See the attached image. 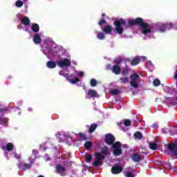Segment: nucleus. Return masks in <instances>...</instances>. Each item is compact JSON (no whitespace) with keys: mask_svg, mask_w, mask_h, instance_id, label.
<instances>
[{"mask_svg":"<svg viewBox=\"0 0 177 177\" xmlns=\"http://www.w3.org/2000/svg\"><path fill=\"white\" fill-rule=\"evenodd\" d=\"M85 157H86V162H89L92 160V155L86 154V155H85Z\"/></svg>","mask_w":177,"mask_h":177,"instance_id":"nucleus-33","label":"nucleus"},{"mask_svg":"<svg viewBox=\"0 0 177 177\" xmlns=\"http://www.w3.org/2000/svg\"><path fill=\"white\" fill-rule=\"evenodd\" d=\"M13 156H14V157H15V158H20V157H21V153H17L16 151H15L13 153Z\"/></svg>","mask_w":177,"mask_h":177,"instance_id":"nucleus-35","label":"nucleus"},{"mask_svg":"<svg viewBox=\"0 0 177 177\" xmlns=\"http://www.w3.org/2000/svg\"><path fill=\"white\" fill-rule=\"evenodd\" d=\"M127 73H128V68H124L123 69V72H122L123 75H125V74H127Z\"/></svg>","mask_w":177,"mask_h":177,"instance_id":"nucleus-41","label":"nucleus"},{"mask_svg":"<svg viewBox=\"0 0 177 177\" xmlns=\"http://www.w3.org/2000/svg\"><path fill=\"white\" fill-rule=\"evenodd\" d=\"M13 147H14L13 144L10 142V143L7 144L6 149L8 150V151H10L13 150Z\"/></svg>","mask_w":177,"mask_h":177,"instance_id":"nucleus-29","label":"nucleus"},{"mask_svg":"<svg viewBox=\"0 0 177 177\" xmlns=\"http://www.w3.org/2000/svg\"><path fill=\"white\" fill-rule=\"evenodd\" d=\"M168 149L171 151V153L176 157L177 158V145L171 143L168 145Z\"/></svg>","mask_w":177,"mask_h":177,"instance_id":"nucleus-9","label":"nucleus"},{"mask_svg":"<svg viewBox=\"0 0 177 177\" xmlns=\"http://www.w3.org/2000/svg\"><path fill=\"white\" fill-rule=\"evenodd\" d=\"M32 154H33L34 156H35L36 154H38V151H37V150H33V151H32Z\"/></svg>","mask_w":177,"mask_h":177,"instance_id":"nucleus-44","label":"nucleus"},{"mask_svg":"<svg viewBox=\"0 0 177 177\" xmlns=\"http://www.w3.org/2000/svg\"><path fill=\"white\" fill-rule=\"evenodd\" d=\"M19 168L24 171L25 169H30V168H31V165L28 163H24V165H20Z\"/></svg>","mask_w":177,"mask_h":177,"instance_id":"nucleus-15","label":"nucleus"},{"mask_svg":"<svg viewBox=\"0 0 177 177\" xmlns=\"http://www.w3.org/2000/svg\"><path fill=\"white\" fill-rule=\"evenodd\" d=\"M111 172L114 175L120 174V172H122V167H121V166H120V165H114L111 168Z\"/></svg>","mask_w":177,"mask_h":177,"instance_id":"nucleus-10","label":"nucleus"},{"mask_svg":"<svg viewBox=\"0 0 177 177\" xmlns=\"http://www.w3.org/2000/svg\"><path fill=\"white\" fill-rule=\"evenodd\" d=\"M15 5H16L17 8H21V6H23V1L18 0L15 3Z\"/></svg>","mask_w":177,"mask_h":177,"instance_id":"nucleus-32","label":"nucleus"},{"mask_svg":"<svg viewBox=\"0 0 177 177\" xmlns=\"http://www.w3.org/2000/svg\"><path fill=\"white\" fill-rule=\"evenodd\" d=\"M28 110H29V111H31V109L29 108Z\"/></svg>","mask_w":177,"mask_h":177,"instance_id":"nucleus-49","label":"nucleus"},{"mask_svg":"<svg viewBox=\"0 0 177 177\" xmlns=\"http://www.w3.org/2000/svg\"><path fill=\"white\" fill-rule=\"evenodd\" d=\"M79 136L80 138H82V140H85L86 139V136H85V134L82 133H79Z\"/></svg>","mask_w":177,"mask_h":177,"instance_id":"nucleus-34","label":"nucleus"},{"mask_svg":"<svg viewBox=\"0 0 177 177\" xmlns=\"http://www.w3.org/2000/svg\"><path fill=\"white\" fill-rule=\"evenodd\" d=\"M131 86H133V88H138V86H139V84H138V83L139 82V75L137 74H133L131 76Z\"/></svg>","mask_w":177,"mask_h":177,"instance_id":"nucleus-8","label":"nucleus"},{"mask_svg":"<svg viewBox=\"0 0 177 177\" xmlns=\"http://www.w3.org/2000/svg\"><path fill=\"white\" fill-rule=\"evenodd\" d=\"M170 103L173 106H177V96H175L174 97L171 98Z\"/></svg>","mask_w":177,"mask_h":177,"instance_id":"nucleus-23","label":"nucleus"},{"mask_svg":"<svg viewBox=\"0 0 177 177\" xmlns=\"http://www.w3.org/2000/svg\"><path fill=\"white\" fill-rule=\"evenodd\" d=\"M147 64H148V66H153V64L151 63V61L147 62Z\"/></svg>","mask_w":177,"mask_h":177,"instance_id":"nucleus-45","label":"nucleus"},{"mask_svg":"<svg viewBox=\"0 0 177 177\" xmlns=\"http://www.w3.org/2000/svg\"><path fill=\"white\" fill-rule=\"evenodd\" d=\"M97 38H98V39H104V33L102 32H98Z\"/></svg>","mask_w":177,"mask_h":177,"instance_id":"nucleus-30","label":"nucleus"},{"mask_svg":"<svg viewBox=\"0 0 177 177\" xmlns=\"http://www.w3.org/2000/svg\"><path fill=\"white\" fill-rule=\"evenodd\" d=\"M114 24L115 26V30L118 32V34H122L124 32V26H125V21L124 19H120L118 21H115L114 22Z\"/></svg>","mask_w":177,"mask_h":177,"instance_id":"nucleus-6","label":"nucleus"},{"mask_svg":"<svg viewBox=\"0 0 177 177\" xmlns=\"http://www.w3.org/2000/svg\"><path fill=\"white\" fill-rule=\"evenodd\" d=\"M57 64V66H59V67H68V66L71 64V62H70V59L67 58L60 59L57 62L49 61L47 62V67H56Z\"/></svg>","mask_w":177,"mask_h":177,"instance_id":"nucleus-5","label":"nucleus"},{"mask_svg":"<svg viewBox=\"0 0 177 177\" xmlns=\"http://www.w3.org/2000/svg\"><path fill=\"white\" fill-rule=\"evenodd\" d=\"M0 124L1 125H8V119L6 118H1L0 119Z\"/></svg>","mask_w":177,"mask_h":177,"instance_id":"nucleus-24","label":"nucleus"},{"mask_svg":"<svg viewBox=\"0 0 177 177\" xmlns=\"http://www.w3.org/2000/svg\"><path fill=\"white\" fill-rule=\"evenodd\" d=\"M59 75H63V77H65L70 84H73L74 85L77 84V82H80V81H81L80 77L82 78V77H84V72H78L75 71L74 68L64 67L59 72Z\"/></svg>","mask_w":177,"mask_h":177,"instance_id":"nucleus-1","label":"nucleus"},{"mask_svg":"<svg viewBox=\"0 0 177 177\" xmlns=\"http://www.w3.org/2000/svg\"><path fill=\"white\" fill-rule=\"evenodd\" d=\"M140 60H146V57H136L132 61H131V66H136L137 64H139V62Z\"/></svg>","mask_w":177,"mask_h":177,"instance_id":"nucleus-11","label":"nucleus"},{"mask_svg":"<svg viewBox=\"0 0 177 177\" xmlns=\"http://www.w3.org/2000/svg\"><path fill=\"white\" fill-rule=\"evenodd\" d=\"M174 78H176V80H177V68L176 69V71L174 72Z\"/></svg>","mask_w":177,"mask_h":177,"instance_id":"nucleus-43","label":"nucleus"},{"mask_svg":"<svg viewBox=\"0 0 177 177\" xmlns=\"http://www.w3.org/2000/svg\"><path fill=\"white\" fill-rule=\"evenodd\" d=\"M112 30H113V28H111V26H107L102 29L104 32H106V34H111Z\"/></svg>","mask_w":177,"mask_h":177,"instance_id":"nucleus-18","label":"nucleus"},{"mask_svg":"<svg viewBox=\"0 0 177 177\" xmlns=\"http://www.w3.org/2000/svg\"><path fill=\"white\" fill-rule=\"evenodd\" d=\"M120 127H124V125H125V127H129V125H131V120H125L124 123L120 122Z\"/></svg>","mask_w":177,"mask_h":177,"instance_id":"nucleus-21","label":"nucleus"},{"mask_svg":"<svg viewBox=\"0 0 177 177\" xmlns=\"http://www.w3.org/2000/svg\"><path fill=\"white\" fill-rule=\"evenodd\" d=\"M33 42L35 44H41V36L36 34L33 37Z\"/></svg>","mask_w":177,"mask_h":177,"instance_id":"nucleus-17","label":"nucleus"},{"mask_svg":"<svg viewBox=\"0 0 177 177\" xmlns=\"http://www.w3.org/2000/svg\"><path fill=\"white\" fill-rule=\"evenodd\" d=\"M172 24H167L166 25H162L160 28H159V31H160V32H164V31H165L167 29V30H170V28H172Z\"/></svg>","mask_w":177,"mask_h":177,"instance_id":"nucleus-13","label":"nucleus"},{"mask_svg":"<svg viewBox=\"0 0 177 177\" xmlns=\"http://www.w3.org/2000/svg\"><path fill=\"white\" fill-rule=\"evenodd\" d=\"M56 170L62 176H64V175H66V168H64V167L58 165H57Z\"/></svg>","mask_w":177,"mask_h":177,"instance_id":"nucleus-12","label":"nucleus"},{"mask_svg":"<svg viewBox=\"0 0 177 177\" xmlns=\"http://www.w3.org/2000/svg\"><path fill=\"white\" fill-rule=\"evenodd\" d=\"M90 85L93 88L96 86V85H97V81H96L95 79H91L90 81Z\"/></svg>","mask_w":177,"mask_h":177,"instance_id":"nucleus-28","label":"nucleus"},{"mask_svg":"<svg viewBox=\"0 0 177 177\" xmlns=\"http://www.w3.org/2000/svg\"><path fill=\"white\" fill-rule=\"evenodd\" d=\"M153 128H158V124H153Z\"/></svg>","mask_w":177,"mask_h":177,"instance_id":"nucleus-46","label":"nucleus"},{"mask_svg":"<svg viewBox=\"0 0 177 177\" xmlns=\"http://www.w3.org/2000/svg\"><path fill=\"white\" fill-rule=\"evenodd\" d=\"M113 67H117V66H113Z\"/></svg>","mask_w":177,"mask_h":177,"instance_id":"nucleus-51","label":"nucleus"},{"mask_svg":"<svg viewBox=\"0 0 177 177\" xmlns=\"http://www.w3.org/2000/svg\"><path fill=\"white\" fill-rule=\"evenodd\" d=\"M97 127V126H96V124H92V125L90 127L89 129H88V132H89L90 133H92L95 132V131Z\"/></svg>","mask_w":177,"mask_h":177,"instance_id":"nucleus-26","label":"nucleus"},{"mask_svg":"<svg viewBox=\"0 0 177 177\" xmlns=\"http://www.w3.org/2000/svg\"><path fill=\"white\" fill-rule=\"evenodd\" d=\"M120 81L121 82H122V84H127V82H128V78L127 77L120 78Z\"/></svg>","mask_w":177,"mask_h":177,"instance_id":"nucleus-36","label":"nucleus"},{"mask_svg":"<svg viewBox=\"0 0 177 177\" xmlns=\"http://www.w3.org/2000/svg\"><path fill=\"white\" fill-rule=\"evenodd\" d=\"M45 160H46V161H49V160H50V158H49L48 156V155H46V156H45Z\"/></svg>","mask_w":177,"mask_h":177,"instance_id":"nucleus-42","label":"nucleus"},{"mask_svg":"<svg viewBox=\"0 0 177 177\" xmlns=\"http://www.w3.org/2000/svg\"><path fill=\"white\" fill-rule=\"evenodd\" d=\"M111 70L114 74H120V73H121V68L120 67H113Z\"/></svg>","mask_w":177,"mask_h":177,"instance_id":"nucleus-19","label":"nucleus"},{"mask_svg":"<svg viewBox=\"0 0 177 177\" xmlns=\"http://www.w3.org/2000/svg\"><path fill=\"white\" fill-rule=\"evenodd\" d=\"M75 66H77V63H75Z\"/></svg>","mask_w":177,"mask_h":177,"instance_id":"nucleus-50","label":"nucleus"},{"mask_svg":"<svg viewBox=\"0 0 177 177\" xmlns=\"http://www.w3.org/2000/svg\"><path fill=\"white\" fill-rule=\"evenodd\" d=\"M115 142V139L114 138V136L110 133H108L105 136V142L109 146H112V149H113V154L114 156H121L122 153V150L121 149V143L120 142Z\"/></svg>","mask_w":177,"mask_h":177,"instance_id":"nucleus-3","label":"nucleus"},{"mask_svg":"<svg viewBox=\"0 0 177 177\" xmlns=\"http://www.w3.org/2000/svg\"><path fill=\"white\" fill-rule=\"evenodd\" d=\"M60 135H61L60 133H57V136H60Z\"/></svg>","mask_w":177,"mask_h":177,"instance_id":"nucleus-47","label":"nucleus"},{"mask_svg":"<svg viewBox=\"0 0 177 177\" xmlns=\"http://www.w3.org/2000/svg\"><path fill=\"white\" fill-rule=\"evenodd\" d=\"M34 160H35V156H30V157L29 158V162H30V163L34 162Z\"/></svg>","mask_w":177,"mask_h":177,"instance_id":"nucleus-39","label":"nucleus"},{"mask_svg":"<svg viewBox=\"0 0 177 177\" xmlns=\"http://www.w3.org/2000/svg\"><path fill=\"white\" fill-rule=\"evenodd\" d=\"M111 93L112 95H118V90L117 89H113L111 91Z\"/></svg>","mask_w":177,"mask_h":177,"instance_id":"nucleus-38","label":"nucleus"},{"mask_svg":"<svg viewBox=\"0 0 177 177\" xmlns=\"http://www.w3.org/2000/svg\"><path fill=\"white\" fill-rule=\"evenodd\" d=\"M132 160L135 162H139V161H140V155H139V153H134L132 156Z\"/></svg>","mask_w":177,"mask_h":177,"instance_id":"nucleus-14","label":"nucleus"},{"mask_svg":"<svg viewBox=\"0 0 177 177\" xmlns=\"http://www.w3.org/2000/svg\"><path fill=\"white\" fill-rule=\"evenodd\" d=\"M93 97H99L97 91L93 89H89L86 91V99H92Z\"/></svg>","mask_w":177,"mask_h":177,"instance_id":"nucleus-7","label":"nucleus"},{"mask_svg":"<svg viewBox=\"0 0 177 177\" xmlns=\"http://www.w3.org/2000/svg\"><path fill=\"white\" fill-rule=\"evenodd\" d=\"M142 133L137 131L136 133H134V138H136V139H138L140 140L142 138Z\"/></svg>","mask_w":177,"mask_h":177,"instance_id":"nucleus-27","label":"nucleus"},{"mask_svg":"<svg viewBox=\"0 0 177 177\" xmlns=\"http://www.w3.org/2000/svg\"><path fill=\"white\" fill-rule=\"evenodd\" d=\"M135 24H138V26H140L142 34L145 35V37H150V35H153V30H151V26H150L147 24H145L143 22V19L141 18H137L136 19H129V26H135Z\"/></svg>","mask_w":177,"mask_h":177,"instance_id":"nucleus-2","label":"nucleus"},{"mask_svg":"<svg viewBox=\"0 0 177 177\" xmlns=\"http://www.w3.org/2000/svg\"><path fill=\"white\" fill-rule=\"evenodd\" d=\"M104 24H106V21L104 20H101L99 21V26H100V27H102V26H103Z\"/></svg>","mask_w":177,"mask_h":177,"instance_id":"nucleus-40","label":"nucleus"},{"mask_svg":"<svg viewBox=\"0 0 177 177\" xmlns=\"http://www.w3.org/2000/svg\"><path fill=\"white\" fill-rule=\"evenodd\" d=\"M21 22L22 23V24H24V26H28L30 24V19L28 18H27V17H24L21 20Z\"/></svg>","mask_w":177,"mask_h":177,"instance_id":"nucleus-16","label":"nucleus"},{"mask_svg":"<svg viewBox=\"0 0 177 177\" xmlns=\"http://www.w3.org/2000/svg\"><path fill=\"white\" fill-rule=\"evenodd\" d=\"M153 84L154 86H158L161 84V82H160V80L156 79L153 80Z\"/></svg>","mask_w":177,"mask_h":177,"instance_id":"nucleus-31","label":"nucleus"},{"mask_svg":"<svg viewBox=\"0 0 177 177\" xmlns=\"http://www.w3.org/2000/svg\"><path fill=\"white\" fill-rule=\"evenodd\" d=\"M101 151L100 152H95V160L93 162V165L94 167H99L100 165H102V164H103V160H104V158H106V154H108L109 153V147L104 146L102 148H101Z\"/></svg>","mask_w":177,"mask_h":177,"instance_id":"nucleus-4","label":"nucleus"},{"mask_svg":"<svg viewBox=\"0 0 177 177\" xmlns=\"http://www.w3.org/2000/svg\"><path fill=\"white\" fill-rule=\"evenodd\" d=\"M126 177H135V175L132 174V172H128L127 174H125Z\"/></svg>","mask_w":177,"mask_h":177,"instance_id":"nucleus-37","label":"nucleus"},{"mask_svg":"<svg viewBox=\"0 0 177 177\" xmlns=\"http://www.w3.org/2000/svg\"><path fill=\"white\" fill-rule=\"evenodd\" d=\"M32 30L35 32H38V31H39V26H38V24H34L32 26Z\"/></svg>","mask_w":177,"mask_h":177,"instance_id":"nucleus-22","label":"nucleus"},{"mask_svg":"<svg viewBox=\"0 0 177 177\" xmlns=\"http://www.w3.org/2000/svg\"><path fill=\"white\" fill-rule=\"evenodd\" d=\"M92 146H93V143H92L91 141H87L84 144V147L86 149V150H89Z\"/></svg>","mask_w":177,"mask_h":177,"instance_id":"nucleus-20","label":"nucleus"},{"mask_svg":"<svg viewBox=\"0 0 177 177\" xmlns=\"http://www.w3.org/2000/svg\"><path fill=\"white\" fill-rule=\"evenodd\" d=\"M102 17H104V14H102Z\"/></svg>","mask_w":177,"mask_h":177,"instance_id":"nucleus-48","label":"nucleus"},{"mask_svg":"<svg viewBox=\"0 0 177 177\" xmlns=\"http://www.w3.org/2000/svg\"><path fill=\"white\" fill-rule=\"evenodd\" d=\"M157 144L154 143V142H150L149 143V148L151 149V150H157Z\"/></svg>","mask_w":177,"mask_h":177,"instance_id":"nucleus-25","label":"nucleus"}]
</instances>
